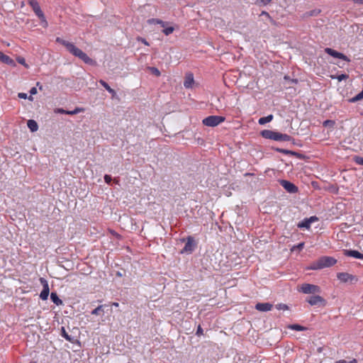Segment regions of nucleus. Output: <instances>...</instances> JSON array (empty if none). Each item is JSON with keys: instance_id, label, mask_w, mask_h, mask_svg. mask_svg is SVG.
Segmentation results:
<instances>
[{"instance_id": "nucleus-14", "label": "nucleus", "mask_w": 363, "mask_h": 363, "mask_svg": "<svg viewBox=\"0 0 363 363\" xmlns=\"http://www.w3.org/2000/svg\"><path fill=\"white\" fill-rule=\"evenodd\" d=\"M344 255L347 257H352L359 259H363V253L359 252L354 250H346L344 252Z\"/></svg>"}, {"instance_id": "nucleus-19", "label": "nucleus", "mask_w": 363, "mask_h": 363, "mask_svg": "<svg viewBox=\"0 0 363 363\" xmlns=\"http://www.w3.org/2000/svg\"><path fill=\"white\" fill-rule=\"evenodd\" d=\"M27 126L31 132H35L38 129V125L37 122L32 119L28 121Z\"/></svg>"}, {"instance_id": "nucleus-52", "label": "nucleus", "mask_w": 363, "mask_h": 363, "mask_svg": "<svg viewBox=\"0 0 363 363\" xmlns=\"http://www.w3.org/2000/svg\"><path fill=\"white\" fill-rule=\"evenodd\" d=\"M270 21V23L272 24V25H274L276 26L277 25V23L276 21L270 16V18H268Z\"/></svg>"}, {"instance_id": "nucleus-27", "label": "nucleus", "mask_w": 363, "mask_h": 363, "mask_svg": "<svg viewBox=\"0 0 363 363\" xmlns=\"http://www.w3.org/2000/svg\"><path fill=\"white\" fill-rule=\"evenodd\" d=\"M61 335L66 340L72 342H73V337L68 335V333L66 332L64 327H62L61 328Z\"/></svg>"}, {"instance_id": "nucleus-35", "label": "nucleus", "mask_w": 363, "mask_h": 363, "mask_svg": "<svg viewBox=\"0 0 363 363\" xmlns=\"http://www.w3.org/2000/svg\"><path fill=\"white\" fill-rule=\"evenodd\" d=\"M303 246H304V242H300L296 245H294L291 247V251H294L295 250H298V251H301L303 248Z\"/></svg>"}, {"instance_id": "nucleus-25", "label": "nucleus", "mask_w": 363, "mask_h": 363, "mask_svg": "<svg viewBox=\"0 0 363 363\" xmlns=\"http://www.w3.org/2000/svg\"><path fill=\"white\" fill-rule=\"evenodd\" d=\"M363 99V89L355 96L348 99L350 103H356Z\"/></svg>"}, {"instance_id": "nucleus-31", "label": "nucleus", "mask_w": 363, "mask_h": 363, "mask_svg": "<svg viewBox=\"0 0 363 363\" xmlns=\"http://www.w3.org/2000/svg\"><path fill=\"white\" fill-rule=\"evenodd\" d=\"M18 98L23 99H28L29 101L33 100V96H28V94L26 93H23V92L18 93Z\"/></svg>"}, {"instance_id": "nucleus-53", "label": "nucleus", "mask_w": 363, "mask_h": 363, "mask_svg": "<svg viewBox=\"0 0 363 363\" xmlns=\"http://www.w3.org/2000/svg\"><path fill=\"white\" fill-rule=\"evenodd\" d=\"M111 233L113 235L116 236L117 238H119V237H120V235H119L118 233H117L116 232H115L114 230H111Z\"/></svg>"}, {"instance_id": "nucleus-21", "label": "nucleus", "mask_w": 363, "mask_h": 363, "mask_svg": "<svg viewBox=\"0 0 363 363\" xmlns=\"http://www.w3.org/2000/svg\"><path fill=\"white\" fill-rule=\"evenodd\" d=\"M274 150L276 152L283 153L286 155H298L296 152H294L292 150H286V149L277 147V148H275Z\"/></svg>"}, {"instance_id": "nucleus-12", "label": "nucleus", "mask_w": 363, "mask_h": 363, "mask_svg": "<svg viewBox=\"0 0 363 363\" xmlns=\"http://www.w3.org/2000/svg\"><path fill=\"white\" fill-rule=\"evenodd\" d=\"M306 301L311 306H315L318 304H325V300L319 295L311 296L307 298Z\"/></svg>"}, {"instance_id": "nucleus-34", "label": "nucleus", "mask_w": 363, "mask_h": 363, "mask_svg": "<svg viewBox=\"0 0 363 363\" xmlns=\"http://www.w3.org/2000/svg\"><path fill=\"white\" fill-rule=\"evenodd\" d=\"M272 0H257L256 4L258 6H266L269 4Z\"/></svg>"}, {"instance_id": "nucleus-7", "label": "nucleus", "mask_w": 363, "mask_h": 363, "mask_svg": "<svg viewBox=\"0 0 363 363\" xmlns=\"http://www.w3.org/2000/svg\"><path fill=\"white\" fill-rule=\"evenodd\" d=\"M40 284L43 285V290L40 294V298L43 301H46L48 298L50 293L48 282L43 277L40 278Z\"/></svg>"}, {"instance_id": "nucleus-28", "label": "nucleus", "mask_w": 363, "mask_h": 363, "mask_svg": "<svg viewBox=\"0 0 363 363\" xmlns=\"http://www.w3.org/2000/svg\"><path fill=\"white\" fill-rule=\"evenodd\" d=\"M289 328H290L293 330H296V331H304L306 330L305 327H303L301 325H298V324L290 325L289 326Z\"/></svg>"}, {"instance_id": "nucleus-32", "label": "nucleus", "mask_w": 363, "mask_h": 363, "mask_svg": "<svg viewBox=\"0 0 363 363\" xmlns=\"http://www.w3.org/2000/svg\"><path fill=\"white\" fill-rule=\"evenodd\" d=\"M349 77V76L347 74H339L337 75V77H332L333 79H337L339 82H341L344 79H346Z\"/></svg>"}, {"instance_id": "nucleus-9", "label": "nucleus", "mask_w": 363, "mask_h": 363, "mask_svg": "<svg viewBox=\"0 0 363 363\" xmlns=\"http://www.w3.org/2000/svg\"><path fill=\"white\" fill-rule=\"evenodd\" d=\"M318 260L323 269L332 267L337 262V260L334 257L328 256L321 257Z\"/></svg>"}, {"instance_id": "nucleus-2", "label": "nucleus", "mask_w": 363, "mask_h": 363, "mask_svg": "<svg viewBox=\"0 0 363 363\" xmlns=\"http://www.w3.org/2000/svg\"><path fill=\"white\" fill-rule=\"evenodd\" d=\"M260 135L264 138L274 141H291L293 140L292 137L286 133H281L272 130H263L260 132Z\"/></svg>"}, {"instance_id": "nucleus-41", "label": "nucleus", "mask_w": 363, "mask_h": 363, "mask_svg": "<svg viewBox=\"0 0 363 363\" xmlns=\"http://www.w3.org/2000/svg\"><path fill=\"white\" fill-rule=\"evenodd\" d=\"M150 70H151L152 73L155 74L156 76L160 75V72L157 68L152 67H150Z\"/></svg>"}, {"instance_id": "nucleus-22", "label": "nucleus", "mask_w": 363, "mask_h": 363, "mask_svg": "<svg viewBox=\"0 0 363 363\" xmlns=\"http://www.w3.org/2000/svg\"><path fill=\"white\" fill-rule=\"evenodd\" d=\"M297 226L298 228H306L308 230L311 228V224L306 218H304L298 223Z\"/></svg>"}, {"instance_id": "nucleus-42", "label": "nucleus", "mask_w": 363, "mask_h": 363, "mask_svg": "<svg viewBox=\"0 0 363 363\" xmlns=\"http://www.w3.org/2000/svg\"><path fill=\"white\" fill-rule=\"evenodd\" d=\"M39 19L40 20L42 26L44 28H47L48 26V21H46L45 16H44V18H39Z\"/></svg>"}, {"instance_id": "nucleus-44", "label": "nucleus", "mask_w": 363, "mask_h": 363, "mask_svg": "<svg viewBox=\"0 0 363 363\" xmlns=\"http://www.w3.org/2000/svg\"><path fill=\"white\" fill-rule=\"evenodd\" d=\"M17 61L19 64L21 65H23V66H25L26 67H28V65L26 63V60L23 57H18L17 59Z\"/></svg>"}, {"instance_id": "nucleus-48", "label": "nucleus", "mask_w": 363, "mask_h": 363, "mask_svg": "<svg viewBox=\"0 0 363 363\" xmlns=\"http://www.w3.org/2000/svg\"><path fill=\"white\" fill-rule=\"evenodd\" d=\"M284 79L290 81L292 84H297L298 83V79H291L289 76H286V75L284 76Z\"/></svg>"}, {"instance_id": "nucleus-13", "label": "nucleus", "mask_w": 363, "mask_h": 363, "mask_svg": "<svg viewBox=\"0 0 363 363\" xmlns=\"http://www.w3.org/2000/svg\"><path fill=\"white\" fill-rule=\"evenodd\" d=\"M273 305L270 303H258L255 305V308L259 311L267 312L272 310Z\"/></svg>"}, {"instance_id": "nucleus-33", "label": "nucleus", "mask_w": 363, "mask_h": 363, "mask_svg": "<svg viewBox=\"0 0 363 363\" xmlns=\"http://www.w3.org/2000/svg\"><path fill=\"white\" fill-rule=\"evenodd\" d=\"M276 308L277 310L286 311L289 309V306L285 303H278L276 305Z\"/></svg>"}, {"instance_id": "nucleus-30", "label": "nucleus", "mask_w": 363, "mask_h": 363, "mask_svg": "<svg viewBox=\"0 0 363 363\" xmlns=\"http://www.w3.org/2000/svg\"><path fill=\"white\" fill-rule=\"evenodd\" d=\"M105 306H106V305H100V306H99L98 307H96L95 309H94L91 312V315H99V313L103 311V308L105 307Z\"/></svg>"}, {"instance_id": "nucleus-16", "label": "nucleus", "mask_w": 363, "mask_h": 363, "mask_svg": "<svg viewBox=\"0 0 363 363\" xmlns=\"http://www.w3.org/2000/svg\"><path fill=\"white\" fill-rule=\"evenodd\" d=\"M99 83L101 84V85L105 88V89L108 92L110 93L111 95H112V97L113 98L116 95V92L114 89H113L107 82H106L103 79H100L99 81Z\"/></svg>"}, {"instance_id": "nucleus-20", "label": "nucleus", "mask_w": 363, "mask_h": 363, "mask_svg": "<svg viewBox=\"0 0 363 363\" xmlns=\"http://www.w3.org/2000/svg\"><path fill=\"white\" fill-rule=\"evenodd\" d=\"M273 119V115L270 114L264 117L259 118L258 123L259 125H264L267 123H269Z\"/></svg>"}, {"instance_id": "nucleus-11", "label": "nucleus", "mask_w": 363, "mask_h": 363, "mask_svg": "<svg viewBox=\"0 0 363 363\" xmlns=\"http://www.w3.org/2000/svg\"><path fill=\"white\" fill-rule=\"evenodd\" d=\"M337 278L342 283L352 282L353 281H357V278L355 276L348 274L347 272L337 273Z\"/></svg>"}, {"instance_id": "nucleus-45", "label": "nucleus", "mask_w": 363, "mask_h": 363, "mask_svg": "<svg viewBox=\"0 0 363 363\" xmlns=\"http://www.w3.org/2000/svg\"><path fill=\"white\" fill-rule=\"evenodd\" d=\"M67 111H66L62 108H58L55 110V113H56L67 114Z\"/></svg>"}, {"instance_id": "nucleus-8", "label": "nucleus", "mask_w": 363, "mask_h": 363, "mask_svg": "<svg viewBox=\"0 0 363 363\" xmlns=\"http://www.w3.org/2000/svg\"><path fill=\"white\" fill-rule=\"evenodd\" d=\"M196 243L194 241V239L192 236H188L186 238V242L184 247V248L182 250V253H191L195 248Z\"/></svg>"}, {"instance_id": "nucleus-46", "label": "nucleus", "mask_w": 363, "mask_h": 363, "mask_svg": "<svg viewBox=\"0 0 363 363\" xmlns=\"http://www.w3.org/2000/svg\"><path fill=\"white\" fill-rule=\"evenodd\" d=\"M196 335L197 336H201L203 335V329L200 325H198V328H197V330L196 332Z\"/></svg>"}, {"instance_id": "nucleus-5", "label": "nucleus", "mask_w": 363, "mask_h": 363, "mask_svg": "<svg viewBox=\"0 0 363 363\" xmlns=\"http://www.w3.org/2000/svg\"><path fill=\"white\" fill-rule=\"evenodd\" d=\"M279 184L288 193L296 194L298 191V188L288 180L281 179Z\"/></svg>"}, {"instance_id": "nucleus-39", "label": "nucleus", "mask_w": 363, "mask_h": 363, "mask_svg": "<svg viewBox=\"0 0 363 363\" xmlns=\"http://www.w3.org/2000/svg\"><path fill=\"white\" fill-rule=\"evenodd\" d=\"M335 363H357V361L356 359H353L350 362H347L345 359H340V360L336 361Z\"/></svg>"}, {"instance_id": "nucleus-37", "label": "nucleus", "mask_w": 363, "mask_h": 363, "mask_svg": "<svg viewBox=\"0 0 363 363\" xmlns=\"http://www.w3.org/2000/svg\"><path fill=\"white\" fill-rule=\"evenodd\" d=\"M157 24L160 25L163 28V27H165L166 26L172 24V23L169 22V21H164L158 18V23Z\"/></svg>"}, {"instance_id": "nucleus-1", "label": "nucleus", "mask_w": 363, "mask_h": 363, "mask_svg": "<svg viewBox=\"0 0 363 363\" xmlns=\"http://www.w3.org/2000/svg\"><path fill=\"white\" fill-rule=\"evenodd\" d=\"M55 41L64 45L67 50L74 56L77 57L84 63L94 65L96 62L89 57L84 52L76 47L72 43L68 42L60 37H57Z\"/></svg>"}, {"instance_id": "nucleus-23", "label": "nucleus", "mask_w": 363, "mask_h": 363, "mask_svg": "<svg viewBox=\"0 0 363 363\" xmlns=\"http://www.w3.org/2000/svg\"><path fill=\"white\" fill-rule=\"evenodd\" d=\"M320 12H321L320 9H313V10L306 12L304 14V16L305 17L317 16L318 14H320Z\"/></svg>"}, {"instance_id": "nucleus-51", "label": "nucleus", "mask_w": 363, "mask_h": 363, "mask_svg": "<svg viewBox=\"0 0 363 363\" xmlns=\"http://www.w3.org/2000/svg\"><path fill=\"white\" fill-rule=\"evenodd\" d=\"M260 16H266L267 18H270L271 16L269 13L265 11H262L260 13Z\"/></svg>"}, {"instance_id": "nucleus-17", "label": "nucleus", "mask_w": 363, "mask_h": 363, "mask_svg": "<svg viewBox=\"0 0 363 363\" xmlns=\"http://www.w3.org/2000/svg\"><path fill=\"white\" fill-rule=\"evenodd\" d=\"M50 299L57 306H61L63 303L56 292H51Z\"/></svg>"}, {"instance_id": "nucleus-3", "label": "nucleus", "mask_w": 363, "mask_h": 363, "mask_svg": "<svg viewBox=\"0 0 363 363\" xmlns=\"http://www.w3.org/2000/svg\"><path fill=\"white\" fill-rule=\"evenodd\" d=\"M225 118L221 116H209L203 119V124L208 127H216L224 122Z\"/></svg>"}, {"instance_id": "nucleus-4", "label": "nucleus", "mask_w": 363, "mask_h": 363, "mask_svg": "<svg viewBox=\"0 0 363 363\" xmlns=\"http://www.w3.org/2000/svg\"><path fill=\"white\" fill-rule=\"evenodd\" d=\"M301 291L305 294H314L320 292V288L314 284H303L301 287Z\"/></svg>"}, {"instance_id": "nucleus-26", "label": "nucleus", "mask_w": 363, "mask_h": 363, "mask_svg": "<svg viewBox=\"0 0 363 363\" xmlns=\"http://www.w3.org/2000/svg\"><path fill=\"white\" fill-rule=\"evenodd\" d=\"M321 269L323 268L318 259L316 262H313L310 266L307 267V269L311 270H318Z\"/></svg>"}, {"instance_id": "nucleus-18", "label": "nucleus", "mask_w": 363, "mask_h": 363, "mask_svg": "<svg viewBox=\"0 0 363 363\" xmlns=\"http://www.w3.org/2000/svg\"><path fill=\"white\" fill-rule=\"evenodd\" d=\"M0 61L6 65H11L13 63V60L9 56L4 54L1 51H0Z\"/></svg>"}, {"instance_id": "nucleus-6", "label": "nucleus", "mask_w": 363, "mask_h": 363, "mask_svg": "<svg viewBox=\"0 0 363 363\" xmlns=\"http://www.w3.org/2000/svg\"><path fill=\"white\" fill-rule=\"evenodd\" d=\"M324 51L325 53L328 54L329 55L335 58L340 59L347 62H350V60L347 56L330 48H325Z\"/></svg>"}, {"instance_id": "nucleus-15", "label": "nucleus", "mask_w": 363, "mask_h": 363, "mask_svg": "<svg viewBox=\"0 0 363 363\" xmlns=\"http://www.w3.org/2000/svg\"><path fill=\"white\" fill-rule=\"evenodd\" d=\"M194 82V75L192 73H187L185 77V79L184 82V86L186 89H189L192 87V85Z\"/></svg>"}, {"instance_id": "nucleus-24", "label": "nucleus", "mask_w": 363, "mask_h": 363, "mask_svg": "<svg viewBox=\"0 0 363 363\" xmlns=\"http://www.w3.org/2000/svg\"><path fill=\"white\" fill-rule=\"evenodd\" d=\"M171 25L172 24L163 27L162 33L167 36L172 34L175 30L174 27Z\"/></svg>"}, {"instance_id": "nucleus-36", "label": "nucleus", "mask_w": 363, "mask_h": 363, "mask_svg": "<svg viewBox=\"0 0 363 363\" xmlns=\"http://www.w3.org/2000/svg\"><path fill=\"white\" fill-rule=\"evenodd\" d=\"M323 125L324 127H328V126L332 127L335 125V121H332V120H326L323 122Z\"/></svg>"}, {"instance_id": "nucleus-29", "label": "nucleus", "mask_w": 363, "mask_h": 363, "mask_svg": "<svg viewBox=\"0 0 363 363\" xmlns=\"http://www.w3.org/2000/svg\"><path fill=\"white\" fill-rule=\"evenodd\" d=\"M84 111V109L83 108L76 107L72 111H67V115H75V114L79 113L81 112H83Z\"/></svg>"}, {"instance_id": "nucleus-10", "label": "nucleus", "mask_w": 363, "mask_h": 363, "mask_svg": "<svg viewBox=\"0 0 363 363\" xmlns=\"http://www.w3.org/2000/svg\"><path fill=\"white\" fill-rule=\"evenodd\" d=\"M28 4L31 6L33 11H34L35 14L38 18H44V13L42 11L40 6L39 5V3L37 0H28Z\"/></svg>"}, {"instance_id": "nucleus-49", "label": "nucleus", "mask_w": 363, "mask_h": 363, "mask_svg": "<svg viewBox=\"0 0 363 363\" xmlns=\"http://www.w3.org/2000/svg\"><path fill=\"white\" fill-rule=\"evenodd\" d=\"M138 41H140V42H141L142 43H143V44H144V45H147V46H148V45H150V44H149V43H148V42L146 40V39H145V38H138Z\"/></svg>"}, {"instance_id": "nucleus-38", "label": "nucleus", "mask_w": 363, "mask_h": 363, "mask_svg": "<svg viewBox=\"0 0 363 363\" xmlns=\"http://www.w3.org/2000/svg\"><path fill=\"white\" fill-rule=\"evenodd\" d=\"M354 161L357 164H358L363 165V157H362L356 156V157L354 158Z\"/></svg>"}, {"instance_id": "nucleus-47", "label": "nucleus", "mask_w": 363, "mask_h": 363, "mask_svg": "<svg viewBox=\"0 0 363 363\" xmlns=\"http://www.w3.org/2000/svg\"><path fill=\"white\" fill-rule=\"evenodd\" d=\"M306 219L308 220L309 223L311 225L312 223L317 221L318 218L315 216H311L310 218Z\"/></svg>"}, {"instance_id": "nucleus-40", "label": "nucleus", "mask_w": 363, "mask_h": 363, "mask_svg": "<svg viewBox=\"0 0 363 363\" xmlns=\"http://www.w3.org/2000/svg\"><path fill=\"white\" fill-rule=\"evenodd\" d=\"M104 179L105 182L108 184H110L112 181V177L109 174H105Z\"/></svg>"}, {"instance_id": "nucleus-43", "label": "nucleus", "mask_w": 363, "mask_h": 363, "mask_svg": "<svg viewBox=\"0 0 363 363\" xmlns=\"http://www.w3.org/2000/svg\"><path fill=\"white\" fill-rule=\"evenodd\" d=\"M147 22L149 25L157 24L158 23V18H150Z\"/></svg>"}, {"instance_id": "nucleus-54", "label": "nucleus", "mask_w": 363, "mask_h": 363, "mask_svg": "<svg viewBox=\"0 0 363 363\" xmlns=\"http://www.w3.org/2000/svg\"><path fill=\"white\" fill-rule=\"evenodd\" d=\"M112 306L115 307H118L119 306V303L118 302H113Z\"/></svg>"}, {"instance_id": "nucleus-50", "label": "nucleus", "mask_w": 363, "mask_h": 363, "mask_svg": "<svg viewBox=\"0 0 363 363\" xmlns=\"http://www.w3.org/2000/svg\"><path fill=\"white\" fill-rule=\"evenodd\" d=\"M29 93H30V96L36 94H37V89L35 87H32L30 89Z\"/></svg>"}]
</instances>
